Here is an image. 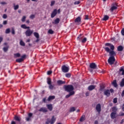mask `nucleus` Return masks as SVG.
I'll list each match as a JSON object with an SVG mask.
<instances>
[{"instance_id": "1", "label": "nucleus", "mask_w": 124, "mask_h": 124, "mask_svg": "<svg viewBox=\"0 0 124 124\" xmlns=\"http://www.w3.org/2000/svg\"><path fill=\"white\" fill-rule=\"evenodd\" d=\"M64 88L66 92L68 93H71V92H74L73 90H74V87L73 86L70 85H65L64 86Z\"/></svg>"}, {"instance_id": "2", "label": "nucleus", "mask_w": 124, "mask_h": 124, "mask_svg": "<svg viewBox=\"0 0 124 124\" xmlns=\"http://www.w3.org/2000/svg\"><path fill=\"white\" fill-rule=\"evenodd\" d=\"M115 61H116V60L115 59V57H114V56H111L108 58V62L109 64L112 65V64H114Z\"/></svg>"}, {"instance_id": "3", "label": "nucleus", "mask_w": 124, "mask_h": 124, "mask_svg": "<svg viewBox=\"0 0 124 124\" xmlns=\"http://www.w3.org/2000/svg\"><path fill=\"white\" fill-rule=\"evenodd\" d=\"M117 8H118V5H117V4L113 3L112 4L111 7L109 10L111 11V12H113V11H114V10H116Z\"/></svg>"}, {"instance_id": "4", "label": "nucleus", "mask_w": 124, "mask_h": 124, "mask_svg": "<svg viewBox=\"0 0 124 124\" xmlns=\"http://www.w3.org/2000/svg\"><path fill=\"white\" fill-rule=\"evenodd\" d=\"M32 32H33V31L28 29L25 32V34L26 36H31L32 34Z\"/></svg>"}, {"instance_id": "5", "label": "nucleus", "mask_w": 124, "mask_h": 124, "mask_svg": "<svg viewBox=\"0 0 124 124\" xmlns=\"http://www.w3.org/2000/svg\"><path fill=\"white\" fill-rule=\"evenodd\" d=\"M62 72H64V73H66V72H68L69 70V67H67L65 65H63L62 66Z\"/></svg>"}, {"instance_id": "6", "label": "nucleus", "mask_w": 124, "mask_h": 124, "mask_svg": "<svg viewBox=\"0 0 124 124\" xmlns=\"http://www.w3.org/2000/svg\"><path fill=\"white\" fill-rule=\"evenodd\" d=\"M31 117H32V113H29L28 114V117H26V121H27V122H30V121L31 120Z\"/></svg>"}, {"instance_id": "7", "label": "nucleus", "mask_w": 124, "mask_h": 124, "mask_svg": "<svg viewBox=\"0 0 124 124\" xmlns=\"http://www.w3.org/2000/svg\"><path fill=\"white\" fill-rule=\"evenodd\" d=\"M96 110L98 112V113H100L101 111V106L100 104H98L96 106Z\"/></svg>"}, {"instance_id": "8", "label": "nucleus", "mask_w": 124, "mask_h": 124, "mask_svg": "<svg viewBox=\"0 0 124 124\" xmlns=\"http://www.w3.org/2000/svg\"><path fill=\"white\" fill-rule=\"evenodd\" d=\"M39 112H43V113H46L48 112V109L46 108H42L39 110Z\"/></svg>"}, {"instance_id": "9", "label": "nucleus", "mask_w": 124, "mask_h": 124, "mask_svg": "<svg viewBox=\"0 0 124 124\" xmlns=\"http://www.w3.org/2000/svg\"><path fill=\"white\" fill-rule=\"evenodd\" d=\"M57 9H54L53 11L52 12L51 15V17L52 18H54L56 15H57Z\"/></svg>"}, {"instance_id": "10", "label": "nucleus", "mask_w": 124, "mask_h": 124, "mask_svg": "<svg viewBox=\"0 0 124 124\" xmlns=\"http://www.w3.org/2000/svg\"><path fill=\"white\" fill-rule=\"evenodd\" d=\"M75 92L74 91H72L71 92H69V93L67 95H66L65 97L66 98H68V97H70V96H71V95H74V94H75Z\"/></svg>"}, {"instance_id": "11", "label": "nucleus", "mask_w": 124, "mask_h": 124, "mask_svg": "<svg viewBox=\"0 0 124 124\" xmlns=\"http://www.w3.org/2000/svg\"><path fill=\"white\" fill-rule=\"evenodd\" d=\"M117 114V112L116 111H113L111 114H110V117L111 119H115L116 118V115Z\"/></svg>"}, {"instance_id": "12", "label": "nucleus", "mask_w": 124, "mask_h": 124, "mask_svg": "<svg viewBox=\"0 0 124 124\" xmlns=\"http://www.w3.org/2000/svg\"><path fill=\"white\" fill-rule=\"evenodd\" d=\"M90 67L93 69H95L96 68V65L95 63H92L90 65Z\"/></svg>"}, {"instance_id": "13", "label": "nucleus", "mask_w": 124, "mask_h": 124, "mask_svg": "<svg viewBox=\"0 0 124 124\" xmlns=\"http://www.w3.org/2000/svg\"><path fill=\"white\" fill-rule=\"evenodd\" d=\"M95 85H90L88 87V91H93V90H94L95 89Z\"/></svg>"}, {"instance_id": "14", "label": "nucleus", "mask_w": 124, "mask_h": 124, "mask_svg": "<svg viewBox=\"0 0 124 124\" xmlns=\"http://www.w3.org/2000/svg\"><path fill=\"white\" fill-rule=\"evenodd\" d=\"M104 93L107 96H110V91L107 90L104 91Z\"/></svg>"}, {"instance_id": "15", "label": "nucleus", "mask_w": 124, "mask_h": 124, "mask_svg": "<svg viewBox=\"0 0 124 124\" xmlns=\"http://www.w3.org/2000/svg\"><path fill=\"white\" fill-rule=\"evenodd\" d=\"M46 107L47 108V109L49 110V111H52V110H53V106L52 104L47 105Z\"/></svg>"}, {"instance_id": "16", "label": "nucleus", "mask_w": 124, "mask_h": 124, "mask_svg": "<svg viewBox=\"0 0 124 124\" xmlns=\"http://www.w3.org/2000/svg\"><path fill=\"white\" fill-rule=\"evenodd\" d=\"M34 35L37 38L36 42H37V41H39V40L38 39V38H39V34L37 32H34Z\"/></svg>"}, {"instance_id": "17", "label": "nucleus", "mask_w": 124, "mask_h": 124, "mask_svg": "<svg viewBox=\"0 0 124 124\" xmlns=\"http://www.w3.org/2000/svg\"><path fill=\"white\" fill-rule=\"evenodd\" d=\"M85 120H86V116H85V115H83L81 117L79 120V122H84Z\"/></svg>"}, {"instance_id": "18", "label": "nucleus", "mask_w": 124, "mask_h": 124, "mask_svg": "<svg viewBox=\"0 0 124 124\" xmlns=\"http://www.w3.org/2000/svg\"><path fill=\"white\" fill-rule=\"evenodd\" d=\"M81 22V17L79 16L76 19H75V23H78Z\"/></svg>"}, {"instance_id": "19", "label": "nucleus", "mask_w": 124, "mask_h": 124, "mask_svg": "<svg viewBox=\"0 0 124 124\" xmlns=\"http://www.w3.org/2000/svg\"><path fill=\"white\" fill-rule=\"evenodd\" d=\"M60 23V18H56L54 22H53V24H54L55 25H57Z\"/></svg>"}, {"instance_id": "20", "label": "nucleus", "mask_w": 124, "mask_h": 124, "mask_svg": "<svg viewBox=\"0 0 124 124\" xmlns=\"http://www.w3.org/2000/svg\"><path fill=\"white\" fill-rule=\"evenodd\" d=\"M83 39V36H82V34H80L78 37H77V40L78 41H82V40Z\"/></svg>"}, {"instance_id": "21", "label": "nucleus", "mask_w": 124, "mask_h": 124, "mask_svg": "<svg viewBox=\"0 0 124 124\" xmlns=\"http://www.w3.org/2000/svg\"><path fill=\"white\" fill-rule=\"evenodd\" d=\"M55 122H56V118H55V117L53 116L51 120H50V124H54Z\"/></svg>"}, {"instance_id": "22", "label": "nucleus", "mask_w": 124, "mask_h": 124, "mask_svg": "<svg viewBox=\"0 0 124 124\" xmlns=\"http://www.w3.org/2000/svg\"><path fill=\"white\" fill-rule=\"evenodd\" d=\"M52 99H55V96H49L47 99V100H48V101H50V100H52Z\"/></svg>"}, {"instance_id": "23", "label": "nucleus", "mask_w": 124, "mask_h": 124, "mask_svg": "<svg viewBox=\"0 0 124 124\" xmlns=\"http://www.w3.org/2000/svg\"><path fill=\"white\" fill-rule=\"evenodd\" d=\"M8 48H9V46H5L3 48V50L4 52H6L8 51Z\"/></svg>"}, {"instance_id": "24", "label": "nucleus", "mask_w": 124, "mask_h": 124, "mask_svg": "<svg viewBox=\"0 0 124 124\" xmlns=\"http://www.w3.org/2000/svg\"><path fill=\"white\" fill-rule=\"evenodd\" d=\"M109 19V16H105L102 18L103 21H107Z\"/></svg>"}, {"instance_id": "25", "label": "nucleus", "mask_w": 124, "mask_h": 124, "mask_svg": "<svg viewBox=\"0 0 124 124\" xmlns=\"http://www.w3.org/2000/svg\"><path fill=\"white\" fill-rule=\"evenodd\" d=\"M59 85H62V84H65V81H62V80H58L57 81Z\"/></svg>"}, {"instance_id": "26", "label": "nucleus", "mask_w": 124, "mask_h": 124, "mask_svg": "<svg viewBox=\"0 0 124 124\" xmlns=\"http://www.w3.org/2000/svg\"><path fill=\"white\" fill-rule=\"evenodd\" d=\"M120 74L122 75H124V69L123 68H121L120 70Z\"/></svg>"}, {"instance_id": "27", "label": "nucleus", "mask_w": 124, "mask_h": 124, "mask_svg": "<svg viewBox=\"0 0 124 124\" xmlns=\"http://www.w3.org/2000/svg\"><path fill=\"white\" fill-rule=\"evenodd\" d=\"M110 56H116V54L115 53V52L113 50L110 51L109 52Z\"/></svg>"}, {"instance_id": "28", "label": "nucleus", "mask_w": 124, "mask_h": 124, "mask_svg": "<svg viewBox=\"0 0 124 124\" xmlns=\"http://www.w3.org/2000/svg\"><path fill=\"white\" fill-rule=\"evenodd\" d=\"M124 50V48L122 46H119L118 47V50L121 52V51H123Z\"/></svg>"}, {"instance_id": "29", "label": "nucleus", "mask_w": 124, "mask_h": 124, "mask_svg": "<svg viewBox=\"0 0 124 124\" xmlns=\"http://www.w3.org/2000/svg\"><path fill=\"white\" fill-rule=\"evenodd\" d=\"M15 120H16V121H17V122H20V121H21V118L18 116H15Z\"/></svg>"}, {"instance_id": "30", "label": "nucleus", "mask_w": 124, "mask_h": 124, "mask_svg": "<svg viewBox=\"0 0 124 124\" xmlns=\"http://www.w3.org/2000/svg\"><path fill=\"white\" fill-rule=\"evenodd\" d=\"M112 85L114 86V87L116 88V87H117V86H118V85L117 84V81L116 80H114L112 82Z\"/></svg>"}, {"instance_id": "31", "label": "nucleus", "mask_w": 124, "mask_h": 124, "mask_svg": "<svg viewBox=\"0 0 124 124\" xmlns=\"http://www.w3.org/2000/svg\"><path fill=\"white\" fill-rule=\"evenodd\" d=\"M23 61H24L23 58H19L16 60V62H23Z\"/></svg>"}, {"instance_id": "32", "label": "nucleus", "mask_w": 124, "mask_h": 124, "mask_svg": "<svg viewBox=\"0 0 124 124\" xmlns=\"http://www.w3.org/2000/svg\"><path fill=\"white\" fill-rule=\"evenodd\" d=\"M105 50L106 51V52H108V53H110L111 52V50H110V48L109 47H104Z\"/></svg>"}, {"instance_id": "33", "label": "nucleus", "mask_w": 124, "mask_h": 124, "mask_svg": "<svg viewBox=\"0 0 124 124\" xmlns=\"http://www.w3.org/2000/svg\"><path fill=\"white\" fill-rule=\"evenodd\" d=\"M20 45L21 46H25V43L23 41V40H20Z\"/></svg>"}, {"instance_id": "34", "label": "nucleus", "mask_w": 124, "mask_h": 124, "mask_svg": "<svg viewBox=\"0 0 124 124\" xmlns=\"http://www.w3.org/2000/svg\"><path fill=\"white\" fill-rule=\"evenodd\" d=\"M21 28H22V29H24V30H26L27 26L26 25V24H22L21 25Z\"/></svg>"}, {"instance_id": "35", "label": "nucleus", "mask_w": 124, "mask_h": 124, "mask_svg": "<svg viewBox=\"0 0 124 124\" xmlns=\"http://www.w3.org/2000/svg\"><path fill=\"white\" fill-rule=\"evenodd\" d=\"M76 110V109L75 107H72L70 109V112H74V111H75Z\"/></svg>"}, {"instance_id": "36", "label": "nucleus", "mask_w": 124, "mask_h": 124, "mask_svg": "<svg viewBox=\"0 0 124 124\" xmlns=\"http://www.w3.org/2000/svg\"><path fill=\"white\" fill-rule=\"evenodd\" d=\"M47 83L48 85H50L51 84V78H47Z\"/></svg>"}, {"instance_id": "37", "label": "nucleus", "mask_w": 124, "mask_h": 124, "mask_svg": "<svg viewBox=\"0 0 124 124\" xmlns=\"http://www.w3.org/2000/svg\"><path fill=\"white\" fill-rule=\"evenodd\" d=\"M121 87H124V78L122 79V81H121L120 83Z\"/></svg>"}, {"instance_id": "38", "label": "nucleus", "mask_w": 124, "mask_h": 124, "mask_svg": "<svg viewBox=\"0 0 124 124\" xmlns=\"http://www.w3.org/2000/svg\"><path fill=\"white\" fill-rule=\"evenodd\" d=\"M30 19H34L35 18V15H31L30 16Z\"/></svg>"}, {"instance_id": "39", "label": "nucleus", "mask_w": 124, "mask_h": 124, "mask_svg": "<svg viewBox=\"0 0 124 124\" xmlns=\"http://www.w3.org/2000/svg\"><path fill=\"white\" fill-rule=\"evenodd\" d=\"M14 7L15 10H17V9H19V5H14Z\"/></svg>"}, {"instance_id": "40", "label": "nucleus", "mask_w": 124, "mask_h": 124, "mask_svg": "<svg viewBox=\"0 0 124 124\" xmlns=\"http://www.w3.org/2000/svg\"><path fill=\"white\" fill-rule=\"evenodd\" d=\"M87 41V38L85 37L82 40H81V42L82 43H86Z\"/></svg>"}, {"instance_id": "41", "label": "nucleus", "mask_w": 124, "mask_h": 124, "mask_svg": "<svg viewBox=\"0 0 124 124\" xmlns=\"http://www.w3.org/2000/svg\"><path fill=\"white\" fill-rule=\"evenodd\" d=\"M14 56L16 58H19L21 55L19 53H16L14 54Z\"/></svg>"}, {"instance_id": "42", "label": "nucleus", "mask_w": 124, "mask_h": 124, "mask_svg": "<svg viewBox=\"0 0 124 124\" xmlns=\"http://www.w3.org/2000/svg\"><path fill=\"white\" fill-rule=\"evenodd\" d=\"M48 33H50V34H53L54 33V31L51 29L48 30Z\"/></svg>"}, {"instance_id": "43", "label": "nucleus", "mask_w": 124, "mask_h": 124, "mask_svg": "<svg viewBox=\"0 0 124 124\" xmlns=\"http://www.w3.org/2000/svg\"><path fill=\"white\" fill-rule=\"evenodd\" d=\"M49 89L50 90H53V89H54V86H53V85L52 84H49Z\"/></svg>"}, {"instance_id": "44", "label": "nucleus", "mask_w": 124, "mask_h": 124, "mask_svg": "<svg viewBox=\"0 0 124 124\" xmlns=\"http://www.w3.org/2000/svg\"><path fill=\"white\" fill-rule=\"evenodd\" d=\"M26 18H27L26 16H23L21 19L22 22H25L26 21Z\"/></svg>"}, {"instance_id": "45", "label": "nucleus", "mask_w": 124, "mask_h": 124, "mask_svg": "<svg viewBox=\"0 0 124 124\" xmlns=\"http://www.w3.org/2000/svg\"><path fill=\"white\" fill-rule=\"evenodd\" d=\"M51 122V120H50V119H47V121L46 122V124H49Z\"/></svg>"}, {"instance_id": "46", "label": "nucleus", "mask_w": 124, "mask_h": 124, "mask_svg": "<svg viewBox=\"0 0 124 124\" xmlns=\"http://www.w3.org/2000/svg\"><path fill=\"white\" fill-rule=\"evenodd\" d=\"M9 32H10V29H6L5 31V33H9Z\"/></svg>"}, {"instance_id": "47", "label": "nucleus", "mask_w": 124, "mask_h": 124, "mask_svg": "<svg viewBox=\"0 0 124 124\" xmlns=\"http://www.w3.org/2000/svg\"><path fill=\"white\" fill-rule=\"evenodd\" d=\"M109 47L111 50H114V49H115V46H114L112 45H110Z\"/></svg>"}, {"instance_id": "48", "label": "nucleus", "mask_w": 124, "mask_h": 124, "mask_svg": "<svg viewBox=\"0 0 124 124\" xmlns=\"http://www.w3.org/2000/svg\"><path fill=\"white\" fill-rule=\"evenodd\" d=\"M65 76H66V77H67V78H70L71 75H70V74H69V73L66 74H65Z\"/></svg>"}, {"instance_id": "49", "label": "nucleus", "mask_w": 124, "mask_h": 124, "mask_svg": "<svg viewBox=\"0 0 124 124\" xmlns=\"http://www.w3.org/2000/svg\"><path fill=\"white\" fill-rule=\"evenodd\" d=\"M117 101H118V98H115L113 99V102L114 103H117Z\"/></svg>"}, {"instance_id": "50", "label": "nucleus", "mask_w": 124, "mask_h": 124, "mask_svg": "<svg viewBox=\"0 0 124 124\" xmlns=\"http://www.w3.org/2000/svg\"><path fill=\"white\" fill-rule=\"evenodd\" d=\"M117 108L116 107L112 108V111L113 112H116L117 111Z\"/></svg>"}, {"instance_id": "51", "label": "nucleus", "mask_w": 124, "mask_h": 124, "mask_svg": "<svg viewBox=\"0 0 124 124\" xmlns=\"http://www.w3.org/2000/svg\"><path fill=\"white\" fill-rule=\"evenodd\" d=\"M80 3V1H76L74 2V4L75 5H77V4H79Z\"/></svg>"}, {"instance_id": "52", "label": "nucleus", "mask_w": 124, "mask_h": 124, "mask_svg": "<svg viewBox=\"0 0 124 124\" xmlns=\"http://www.w3.org/2000/svg\"><path fill=\"white\" fill-rule=\"evenodd\" d=\"M55 4V1H52L51 2L50 6H53Z\"/></svg>"}, {"instance_id": "53", "label": "nucleus", "mask_w": 124, "mask_h": 124, "mask_svg": "<svg viewBox=\"0 0 124 124\" xmlns=\"http://www.w3.org/2000/svg\"><path fill=\"white\" fill-rule=\"evenodd\" d=\"M3 19H6L7 18V15H6V14H4L3 15Z\"/></svg>"}, {"instance_id": "54", "label": "nucleus", "mask_w": 124, "mask_h": 124, "mask_svg": "<svg viewBox=\"0 0 124 124\" xmlns=\"http://www.w3.org/2000/svg\"><path fill=\"white\" fill-rule=\"evenodd\" d=\"M12 34H15V30L13 28L12 29Z\"/></svg>"}, {"instance_id": "55", "label": "nucleus", "mask_w": 124, "mask_h": 124, "mask_svg": "<svg viewBox=\"0 0 124 124\" xmlns=\"http://www.w3.org/2000/svg\"><path fill=\"white\" fill-rule=\"evenodd\" d=\"M121 33H122V35H124V28H123L122 29V30L121 31Z\"/></svg>"}, {"instance_id": "56", "label": "nucleus", "mask_w": 124, "mask_h": 124, "mask_svg": "<svg viewBox=\"0 0 124 124\" xmlns=\"http://www.w3.org/2000/svg\"><path fill=\"white\" fill-rule=\"evenodd\" d=\"M84 19L85 20H89V19L90 18H89V16H85Z\"/></svg>"}, {"instance_id": "57", "label": "nucleus", "mask_w": 124, "mask_h": 124, "mask_svg": "<svg viewBox=\"0 0 124 124\" xmlns=\"http://www.w3.org/2000/svg\"><path fill=\"white\" fill-rule=\"evenodd\" d=\"M111 46V44L110 43H106L105 44V46Z\"/></svg>"}, {"instance_id": "58", "label": "nucleus", "mask_w": 124, "mask_h": 124, "mask_svg": "<svg viewBox=\"0 0 124 124\" xmlns=\"http://www.w3.org/2000/svg\"><path fill=\"white\" fill-rule=\"evenodd\" d=\"M51 74H52V71H47V75H50Z\"/></svg>"}, {"instance_id": "59", "label": "nucleus", "mask_w": 124, "mask_h": 124, "mask_svg": "<svg viewBox=\"0 0 124 124\" xmlns=\"http://www.w3.org/2000/svg\"><path fill=\"white\" fill-rule=\"evenodd\" d=\"M121 96H122V97H124V90L122 92V93L121 94Z\"/></svg>"}, {"instance_id": "60", "label": "nucleus", "mask_w": 124, "mask_h": 124, "mask_svg": "<svg viewBox=\"0 0 124 124\" xmlns=\"http://www.w3.org/2000/svg\"><path fill=\"white\" fill-rule=\"evenodd\" d=\"M85 95L86 96H89V95H90V93L89 92H86L85 93Z\"/></svg>"}, {"instance_id": "61", "label": "nucleus", "mask_w": 124, "mask_h": 124, "mask_svg": "<svg viewBox=\"0 0 124 124\" xmlns=\"http://www.w3.org/2000/svg\"><path fill=\"white\" fill-rule=\"evenodd\" d=\"M0 4H2V5L7 4V3L3 1L0 2Z\"/></svg>"}, {"instance_id": "62", "label": "nucleus", "mask_w": 124, "mask_h": 124, "mask_svg": "<svg viewBox=\"0 0 124 124\" xmlns=\"http://www.w3.org/2000/svg\"><path fill=\"white\" fill-rule=\"evenodd\" d=\"M119 116H124V113L123 112H120L119 113Z\"/></svg>"}, {"instance_id": "63", "label": "nucleus", "mask_w": 124, "mask_h": 124, "mask_svg": "<svg viewBox=\"0 0 124 124\" xmlns=\"http://www.w3.org/2000/svg\"><path fill=\"white\" fill-rule=\"evenodd\" d=\"M43 102H44L45 103H46V98H44L43 99Z\"/></svg>"}, {"instance_id": "64", "label": "nucleus", "mask_w": 124, "mask_h": 124, "mask_svg": "<svg viewBox=\"0 0 124 124\" xmlns=\"http://www.w3.org/2000/svg\"><path fill=\"white\" fill-rule=\"evenodd\" d=\"M11 124H16V122H14V121H12L11 122Z\"/></svg>"}]
</instances>
